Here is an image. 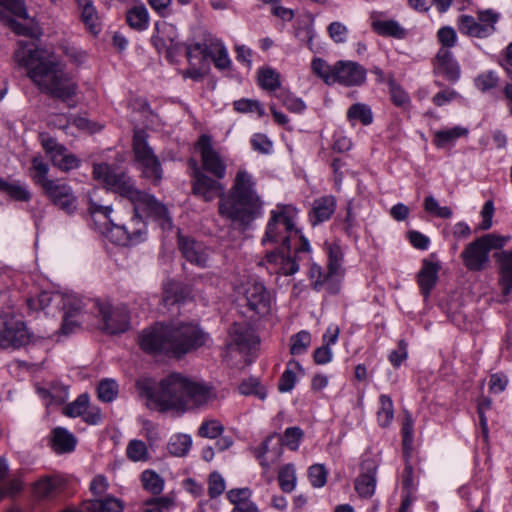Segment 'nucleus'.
Returning <instances> with one entry per match:
<instances>
[{"label":"nucleus","instance_id":"1","mask_svg":"<svg viewBox=\"0 0 512 512\" xmlns=\"http://www.w3.org/2000/svg\"><path fill=\"white\" fill-rule=\"evenodd\" d=\"M93 176L120 196L127 198L132 209L116 211L110 219L107 237L117 245L130 246L144 241L147 235V219L160 221L162 226L171 225L167 208L153 195L135 187L133 179L124 172L107 164H94Z\"/></svg>","mask_w":512,"mask_h":512},{"label":"nucleus","instance_id":"2","mask_svg":"<svg viewBox=\"0 0 512 512\" xmlns=\"http://www.w3.org/2000/svg\"><path fill=\"white\" fill-rule=\"evenodd\" d=\"M193 167L192 193L205 202L219 198L220 216L238 223L243 227L250 225L261 214L262 200L255 188V181L250 173L237 171L231 188L225 193L220 179L208 176L195 160H190Z\"/></svg>","mask_w":512,"mask_h":512},{"label":"nucleus","instance_id":"3","mask_svg":"<svg viewBox=\"0 0 512 512\" xmlns=\"http://www.w3.org/2000/svg\"><path fill=\"white\" fill-rule=\"evenodd\" d=\"M137 387L147 406L160 412L176 411L182 414L211 401L215 395L212 388L190 380L180 373H171L163 378L157 388L148 382H138Z\"/></svg>","mask_w":512,"mask_h":512},{"label":"nucleus","instance_id":"4","mask_svg":"<svg viewBox=\"0 0 512 512\" xmlns=\"http://www.w3.org/2000/svg\"><path fill=\"white\" fill-rule=\"evenodd\" d=\"M210 341V335L195 322L156 324L145 329L139 337L141 348L148 353L171 354L181 357Z\"/></svg>","mask_w":512,"mask_h":512},{"label":"nucleus","instance_id":"5","mask_svg":"<svg viewBox=\"0 0 512 512\" xmlns=\"http://www.w3.org/2000/svg\"><path fill=\"white\" fill-rule=\"evenodd\" d=\"M28 67L27 76L42 92L64 102L76 95V82L60 66Z\"/></svg>","mask_w":512,"mask_h":512},{"label":"nucleus","instance_id":"6","mask_svg":"<svg viewBox=\"0 0 512 512\" xmlns=\"http://www.w3.org/2000/svg\"><path fill=\"white\" fill-rule=\"evenodd\" d=\"M509 238L493 233L478 237L463 249L460 258L468 271L480 272L490 263L489 253L493 249H501Z\"/></svg>","mask_w":512,"mask_h":512},{"label":"nucleus","instance_id":"7","mask_svg":"<svg viewBox=\"0 0 512 512\" xmlns=\"http://www.w3.org/2000/svg\"><path fill=\"white\" fill-rule=\"evenodd\" d=\"M186 56L189 62L200 64H231L223 42L207 32L186 44Z\"/></svg>","mask_w":512,"mask_h":512},{"label":"nucleus","instance_id":"8","mask_svg":"<svg viewBox=\"0 0 512 512\" xmlns=\"http://www.w3.org/2000/svg\"><path fill=\"white\" fill-rule=\"evenodd\" d=\"M133 152L140 164L143 177L157 185L162 179V167L158 157L147 142V134L137 130L133 135Z\"/></svg>","mask_w":512,"mask_h":512},{"label":"nucleus","instance_id":"9","mask_svg":"<svg viewBox=\"0 0 512 512\" xmlns=\"http://www.w3.org/2000/svg\"><path fill=\"white\" fill-rule=\"evenodd\" d=\"M293 232L298 234L292 218L287 215L284 207H281L279 211H271V217L261 242L263 245L267 243H280V246L286 248L287 252H290V239Z\"/></svg>","mask_w":512,"mask_h":512},{"label":"nucleus","instance_id":"10","mask_svg":"<svg viewBox=\"0 0 512 512\" xmlns=\"http://www.w3.org/2000/svg\"><path fill=\"white\" fill-rule=\"evenodd\" d=\"M314 75L326 84L334 83L346 86L360 85L365 81L366 71L362 66H311Z\"/></svg>","mask_w":512,"mask_h":512},{"label":"nucleus","instance_id":"11","mask_svg":"<svg viewBox=\"0 0 512 512\" xmlns=\"http://www.w3.org/2000/svg\"><path fill=\"white\" fill-rule=\"evenodd\" d=\"M29 342V334L21 319L0 315V348H19Z\"/></svg>","mask_w":512,"mask_h":512},{"label":"nucleus","instance_id":"12","mask_svg":"<svg viewBox=\"0 0 512 512\" xmlns=\"http://www.w3.org/2000/svg\"><path fill=\"white\" fill-rule=\"evenodd\" d=\"M42 191L54 206L67 215H72L76 212L77 197L72 187L66 182L55 179L52 182H47Z\"/></svg>","mask_w":512,"mask_h":512},{"label":"nucleus","instance_id":"13","mask_svg":"<svg viewBox=\"0 0 512 512\" xmlns=\"http://www.w3.org/2000/svg\"><path fill=\"white\" fill-rule=\"evenodd\" d=\"M197 148L201 155V170L217 179H223L226 176L227 165L213 148L211 137L206 134L201 135L197 141Z\"/></svg>","mask_w":512,"mask_h":512},{"label":"nucleus","instance_id":"14","mask_svg":"<svg viewBox=\"0 0 512 512\" xmlns=\"http://www.w3.org/2000/svg\"><path fill=\"white\" fill-rule=\"evenodd\" d=\"M247 307L255 314L263 316L269 313L272 296L261 282H249L244 291Z\"/></svg>","mask_w":512,"mask_h":512},{"label":"nucleus","instance_id":"15","mask_svg":"<svg viewBox=\"0 0 512 512\" xmlns=\"http://www.w3.org/2000/svg\"><path fill=\"white\" fill-rule=\"evenodd\" d=\"M104 330L110 334L125 332L129 327L128 311L125 306L112 307L108 304L99 306Z\"/></svg>","mask_w":512,"mask_h":512},{"label":"nucleus","instance_id":"16","mask_svg":"<svg viewBox=\"0 0 512 512\" xmlns=\"http://www.w3.org/2000/svg\"><path fill=\"white\" fill-rule=\"evenodd\" d=\"M178 246L182 256L191 264L206 267L209 259L207 247L190 237L178 236Z\"/></svg>","mask_w":512,"mask_h":512},{"label":"nucleus","instance_id":"17","mask_svg":"<svg viewBox=\"0 0 512 512\" xmlns=\"http://www.w3.org/2000/svg\"><path fill=\"white\" fill-rule=\"evenodd\" d=\"M229 335L231 337L229 346H235L239 351L250 350L259 342L253 328L245 322H235L229 329Z\"/></svg>","mask_w":512,"mask_h":512},{"label":"nucleus","instance_id":"18","mask_svg":"<svg viewBox=\"0 0 512 512\" xmlns=\"http://www.w3.org/2000/svg\"><path fill=\"white\" fill-rule=\"evenodd\" d=\"M377 466L372 460H365L361 465V473L355 480V490L360 497L370 498L376 487Z\"/></svg>","mask_w":512,"mask_h":512},{"label":"nucleus","instance_id":"19","mask_svg":"<svg viewBox=\"0 0 512 512\" xmlns=\"http://www.w3.org/2000/svg\"><path fill=\"white\" fill-rule=\"evenodd\" d=\"M458 29L462 34L476 38H486L495 31V27L492 25L482 24L475 17L469 15H461L458 18Z\"/></svg>","mask_w":512,"mask_h":512},{"label":"nucleus","instance_id":"20","mask_svg":"<svg viewBox=\"0 0 512 512\" xmlns=\"http://www.w3.org/2000/svg\"><path fill=\"white\" fill-rule=\"evenodd\" d=\"M336 208L335 198L324 196L313 201L312 209L309 213L310 222L313 226L327 221L333 215Z\"/></svg>","mask_w":512,"mask_h":512},{"label":"nucleus","instance_id":"21","mask_svg":"<svg viewBox=\"0 0 512 512\" xmlns=\"http://www.w3.org/2000/svg\"><path fill=\"white\" fill-rule=\"evenodd\" d=\"M495 257L500 269L499 285L502 294L507 296L512 291V251H501Z\"/></svg>","mask_w":512,"mask_h":512},{"label":"nucleus","instance_id":"22","mask_svg":"<svg viewBox=\"0 0 512 512\" xmlns=\"http://www.w3.org/2000/svg\"><path fill=\"white\" fill-rule=\"evenodd\" d=\"M439 266L436 263L424 260L423 267L418 273V284L425 298L430 295L438 279Z\"/></svg>","mask_w":512,"mask_h":512},{"label":"nucleus","instance_id":"23","mask_svg":"<svg viewBox=\"0 0 512 512\" xmlns=\"http://www.w3.org/2000/svg\"><path fill=\"white\" fill-rule=\"evenodd\" d=\"M83 509L85 512H123L124 504L114 496H106L83 502Z\"/></svg>","mask_w":512,"mask_h":512},{"label":"nucleus","instance_id":"24","mask_svg":"<svg viewBox=\"0 0 512 512\" xmlns=\"http://www.w3.org/2000/svg\"><path fill=\"white\" fill-rule=\"evenodd\" d=\"M14 57L17 64H46L41 60V52L35 43L30 41H20Z\"/></svg>","mask_w":512,"mask_h":512},{"label":"nucleus","instance_id":"25","mask_svg":"<svg viewBox=\"0 0 512 512\" xmlns=\"http://www.w3.org/2000/svg\"><path fill=\"white\" fill-rule=\"evenodd\" d=\"M39 140L43 150L50 158V161L53 164V166L58 168L61 162V158L67 152V148L64 145L58 143L55 138L51 137L47 133L39 134Z\"/></svg>","mask_w":512,"mask_h":512},{"label":"nucleus","instance_id":"26","mask_svg":"<svg viewBox=\"0 0 512 512\" xmlns=\"http://www.w3.org/2000/svg\"><path fill=\"white\" fill-rule=\"evenodd\" d=\"M328 333H331V337L327 340V334H324V344L313 353L314 361L318 365L327 364L332 360L333 353L330 346L336 343L339 336V328L337 326L334 328L329 327Z\"/></svg>","mask_w":512,"mask_h":512},{"label":"nucleus","instance_id":"27","mask_svg":"<svg viewBox=\"0 0 512 512\" xmlns=\"http://www.w3.org/2000/svg\"><path fill=\"white\" fill-rule=\"evenodd\" d=\"M0 191L6 193L15 201L28 202L32 198L27 185L20 181L8 182L0 178Z\"/></svg>","mask_w":512,"mask_h":512},{"label":"nucleus","instance_id":"28","mask_svg":"<svg viewBox=\"0 0 512 512\" xmlns=\"http://www.w3.org/2000/svg\"><path fill=\"white\" fill-rule=\"evenodd\" d=\"M126 22L130 28L143 31L147 29L149 24V13L145 5L138 4L126 12Z\"/></svg>","mask_w":512,"mask_h":512},{"label":"nucleus","instance_id":"29","mask_svg":"<svg viewBox=\"0 0 512 512\" xmlns=\"http://www.w3.org/2000/svg\"><path fill=\"white\" fill-rule=\"evenodd\" d=\"M75 437L65 428L57 427L52 431V446L58 453H67L74 450Z\"/></svg>","mask_w":512,"mask_h":512},{"label":"nucleus","instance_id":"30","mask_svg":"<svg viewBox=\"0 0 512 512\" xmlns=\"http://www.w3.org/2000/svg\"><path fill=\"white\" fill-rule=\"evenodd\" d=\"M309 277L312 280V286L315 290L319 291L324 285H327L329 293L335 294L339 291L338 283L335 277L326 279L327 273L322 271L321 266L312 264L309 270Z\"/></svg>","mask_w":512,"mask_h":512},{"label":"nucleus","instance_id":"31","mask_svg":"<svg viewBox=\"0 0 512 512\" xmlns=\"http://www.w3.org/2000/svg\"><path fill=\"white\" fill-rule=\"evenodd\" d=\"M49 166L44 161L42 156H35L32 159V165L29 169V175L34 183L42 188L45 187L47 182H52L54 179L48 178Z\"/></svg>","mask_w":512,"mask_h":512},{"label":"nucleus","instance_id":"32","mask_svg":"<svg viewBox=\"0 0 512 512\" xmlns=\"http://www.w3.org/2000/svg\"><path fill=\"white\" fill-rule=\"evenodd\" d=\"M0 17L6 21L9 28L16 34L27 36V37H35L38 34V24L34 18L28 19L30 21L29 24L25 25L15 20L14 18L6 15V12L1 11Z\"/></svg>","mask_w":512,"mask_h":512},{"label":"nucleus","instance_id":"33","mask_svg":"<svg viewBox=\"0 0 512 512\" xmlns=\"http://www.w3.org/2000/svg\"><path fill=\"white\" fill-rule=\"evenodd\" d=\"M468 129L460 126H455L451 129L439 130L434 133V144L439 148H444L452 144L456 139L467 136Z\"/></svg>","mask_w":512,"mask_h":512},{"label":"nucleus","instance_id":"34","mask_svg":"<svg viewBox=\"0 0 512 512\" xmlns=\"http://www.w3.org/2000/svg\"><path fill=\"white\" fill-rule=\"evenodd\" d=\"M143 488L153 495H159L164 488L163 478L153 470H145L141 474Z\"/></svg>","mask_w":512,"mask_h":512},{"label":"nucleus","instance_id":"35","mask_svg":"<svg viewBox=\"0 0 512 512\" xmlns=\"http://www.w3.org/2000/svg\"><path fill=\"white\" fill-rule=\"evenodd\" d=\"M301 365L296 360H290L287 364V368L282 374L279 383L278 389L280 392H289L293 389L296 383V374L295 370H300Z\"/></svg>","mask_w":512,"mask_h":512},{"label":"nucleus","instance_id":"36","mask_svg":"<svg viewBox=\"0 0 512 512\" xmlns=\"http://www.w3.org/2000/svg\"><path fill=\"white\" fill-rule=\"evenodd\" d=\"M192 446V439L187 434H177L171 437L168 443V450L172 455L184 456Z\"/></svg>","mask_w":512,"mask_h":512},{"label":"nucleus","instance_id":"37","mask_svg":"<svg viewBox=\"0 0 512 512\" xmlns=\"http://www.w3.org/2000/svg\"><path fill=\"white\" fill-rule=\"evenodd\" d=\"M380 408L377 411V420L381 427H387L394 416L393 402L388 395L382 394L379 397Z\"/></svg>","mask_w":512,"mask_h":512},{"label":"nucleus","instance_id":"38","mask_svg":"<svg viewBox=\"0 0 512 512\" xmlns=\"http://www.w3.org/2000/svg\"><path fill=\"white\" fill-rule=\"evenodd\" d=\"M374 30L383 36H392L395 38H403L405 30L394 20L377 21L373 24Z\"/></svg>","mask_w":512,"mask_h":512},{"label":"nucleus","instance_id":"39","mask_svg":"<svg viewBox=\"0 0 512 512\" xmlns=\"http://www.w3.org/2000/svg\"><path fill=\"white\" fill-rule=\"evenodd\" d=\"M347 118L350 121L358 120L363 125H369L373 121V115L370 107L362 103L353 104L347 111Z\"/></svg>","mask_w":512,"mask_h":512},{"label":"nucleus","instance_id":"40","mask_svg":"<svg viewBox=\"0 0 512 512\" xmlns=\"http://www.w3.org/2000/svg\"><path fill=\"white\" fill-rule=\"evenodd\" d=\"M258 83L263 89L274 91L280 87V75L272 68H262L258 72Z\"/></svg>","mask_w":512,"mask_h":512},{"label":"nucleus","instance_id":"41","mask_svg":"<svg viewBox=\"0 0 512 512\" xmlns=\"http://www.w3.org/2000/svg\"><path fill=\"white\" fill-rule=\"evenodd\" d=\"M343 259V253L338 245L328 246V272L326 279H332L338 275Z\"/></svg>","mask_w":512,"mask_h":512},{"label":"nucleus","instance_id":"42","mask_svg":"<svg viewBox=\"0 0 512 512\" xmlns=\"http://www.w3.org/2000/svg\"><path fill=\"white\" fill-rule=\"evenodd\" d=\"M286 252V248L280 246L272 251L267 252L265 257L258 264L260 266H267V268L273 273H278L279 266L281 262L284 261Z\"/></svg>","mask_w":512,"mask_h":512},{"label":"nucleus","instance_id":"43","mask_svg":"<svg viewBox=\"0 0 512 512\" xmlns=\"http://www.w3.org/2000/svg\"><path fill=\"white\" fill-rule=\"evenodd\" d=\"M278 482L283 492L289 493L295 488L296 475L293 464H287L281 467L278 474Z\"/></svg>","mask_w":512,"mask_h":512},{"label":"nucleus","instance_id":"44","mask_svg":"<svg viewBox=\"0 0 512 512\" xmlns=\"http://www.w3.org/2000/svg\"><path fill=\"white\" fill-rule=\"evenodd\" d=\"M311 335L308 331L302 330L290 339V353L292 355H301L305 353L310 346Z\"/></svg>","mask_w":512,"mask_h":512},{"label":"nucleus","instance_id":"45","mask_svg":"<svg viewBox=\"0 0 512 512\" xmlns=\"http://www.w3.org/2000/svg\"><path fill=\"white\" fill-rule=\"evenodd\" d=\"M184 299V291L177 283L170 282L164 286L162 301L165 306L180 303Z\"/></svg>","mask_w":512,"mask_h":512},{"label":"nucleus","instance_id":"46","mask_svg":"<svg viewBox=\"0 0 512 512\" xmlns=\"http://www.w3.org/2000/svg\"><path fill=\"white\" fill-rule=\"evenodd\" d=\"M240 394L242 395H254L261 400H264L267 396V392L264 386L256 378H249L244 380L238 387Z\"/></svg>","mask_w":512,"mask_h":512},{"label":"nucleus","instance_id":"47","mask_svg":"<svg viewBox=\"0 0 512 512\" xmlns=\"http://www.w3.org/2000/svg\"><path fill=\"white\" fill-rule=\"evenodd\" d=\"M126 454L127 457L134 462L146 461L148 459L146 444L141 440H131L128 443Z\"/></svg>","mask_w":512,"mask_h":512},{"label":"nucleus","instance_id":"48","mask_svg":"<svg viewBox=\"0 0 512 512\" xmlns=\"http://www.w3.org/2000/svg\"><path fill=\"white\" fill-rule=\"evenodd\" d=\"M389 92L392 102L399 107L406 106L409 101V95L396 83L392 76L387 77Z\"/></svg>","mask_w":512,"mask_h":512},{"label":"nucleus","instance_id":"49","mask_svg":"<svg viewBox=\"0 0 512 512\" xmlns=\"http://www.w3.org/2000/svg\"><path fill=\"white\" fill-rule=\"evenodd\" d=\"M409 451H404L405 467L402 472L401 482L403 492H415L417 483L414 479V470L412 465L408 461Z\"/></svg>","mask_w":512,"mask_h":512},{"label":"nucleus","instance_id":"50","mask_svg":"<svg viewBox=\"0 0 512 512\" xmlns=\"http://www.w3.org/2000/svg\"><path fill=\"white\" fill-rule=\"evenodd\" d=\"M98 397L103 402H111L115 399L118 393V385L112 379H104L100 381L98 388Z\"/></svg>","mask_w":512,"mask_h":512},{"label":"nucleus","instance_id":"51","mask_svg":"<svg viewBox=\"0 0 512 512\" xmlns=\"http://www.w3.org/2000/svg\"><path fill=\"white\" fill-rule=\"evenodd\" d=\"M89 404L87 394H81L77 399L64 408V414L69 417L83 416Z\"/></svg>","mask_w":512,"mask_h":512},{"label":"nucleus","instance_id":"52","mask_svg":"<svg viewBox=\"0 0 512 512\" xmlns=\"http://www.w3.org/2000/svg\"><path fill=\"white\" fill-rule=\"evenodd\" d=\"M303 435L304 433L299 427H289L285 430L280 441L282 445L289 447L291 450H297Z\"/></svg>","mask_w":512,"mask_h":512},{"label":"nucleus","instance_id":"53","mask_svg":"<svg viewBox=\"0 0 512 512\" xmlns=\"http://www.w3.org/2000/svg\"><path fill=\"white\" fill-rule=\"evenodd\" d=\"M224 431L223 425L217 420L205 421L198 429V435L205 438L215 439Z\"/></svg>","mask_w":512,"mask_h":512},{"label":"nucleus","instance_id":"54","mask_svg":"<svg viewBox=\"0 0 512 512\" xmlns=\"http://www.w3.org/2000/svg\"><path fill=\"white\" fill-rule=\"evenodd\" d=\"M1 11L7 10L16 17L30 19L26 6L21 0H0Z\"/></svg>","mask_w":512,"mask_h":512},{"label":"nucleus","instance_id":"55","mask_svg":"<svg viewBox=\"0 0 512 512\" xmlns=\"http://www.w3.org/2000/svg\"><path fill=\"white\" fill-rule=\"evenodd\" d=\"M310 483L314 487H322L327 481V470L322 464H314L308 470Z\"/></svg>","mask_w":512,"mask_h":512},{"label":"nucleus","instance_id":"56","mask_svg":"<svg viewBox=\"0 0 512 512\" xmlns=\"http://www.w3.org/2000/svg\"><path fill=\"white\" fill-rule=\"evenodd\" d=\"M225 490V481L218 472H213L208 480V495L210 498H217Z\"/></svg>","mask_w":512,"mask_h":512},{"label":"nucleus","instance_id":"57","mask_svg":"<svg viewBox=\"0 0 512 512\" xmlns=\"http://www.w3.org/2000/svg\"><path fill=\"white\" fill-rule=\"evenodd\" d=\"M234 109L241 113L256 112L259 116L264 115V108L256 100L240 99L234 102Z\"/></svg>","mask_w":512,"mask_h":512},{"label":"nucleus","instance_id":"58","mask_svg":"<svg viewBox=\"0 0 512 512\" xmlns=\"http://www.w3.org/2000/svg\"><path fill=\"white\" fill-rule=\"evenodd\" d=\"M357 227L358 223L356 220V215L352 212V202H349L346 209V216L343 222V229L349 237H352L356 240L358 238Z\"/></svg>","mask_w":512,"mask_h":512},{"label":"nucleus","instance_id":"59","mask_svg":"<svg viewBox=\"0 0 512 512\" xmlns=\"http://www.w3.org/2000/svg\"><path fill=\"white\" fill-rule=\"evenodd\" d=\"M57 488V484L51 477H43L40 479L34 487L35 493L38 497L47 498L49 497Z\"/></svg>","mask_w":512,"mask_h":512},{"label":"nucleus","instance_id":"60","mask_svg":"<svg viewBox=\"0 0 512 512\" xmlns=\"http://www.w3.org/2000/svg\"><path fill=\"white\" fill-rule=\"evenodd\" d=\"M178 72L184 79L201 81L209 73V66H188L185 69H179Z\"/></svg>","mask_w":512,"mask_h":512},{"label":"nucleus","instance_id":"61","mask_svg":"<svg viewBox=\"0 0 512 512\" xmlns=\"http://www.w3.org/2000/svg\"><path fill=\"white\" fill-rule=\"evenodd\" d=\"M327 31L330 38L336 43L345 42L348 36V28L338 21L330 23Z\"/></svg>","mask_w":512,"mask_h":512},{"label":"nucleus","instance_id":"62","mask_svg":"<svg viewBox=\"0 0 512 512\" xmlns=\"http://www.w3.org/2000/svg\"><path fill=\"white\" fill-rule=\"evenodd\" d=\"M63 308L65 314L76 316L83 308V302L80 298L74 295H66L63 297Z\"/></svg>","mask_w":512,"mask_h":512},{"label":"nucleus","instance_id":"63","mask_svg":"<svg viewBox=\"0 0 512 512\" xmlns=\"http://www.w3.org/2000/svg\"><path fill=\"white\" fill-rule=\"evenodd\" d=\"M498 77L493 72L482 74L475 79V85L481 91H487L496 86Z\"/></svg>","mask_w":512,"mask_h":512},{"label":"nucleus","instance_id":"64","mask_svg":"<svg viewBox=\"0 0 512 512\" xmlns=\"http://www.w3.org/2000/svg\"><path fill=\"white\" fill-rule=\"evenodd\" d=\"M407 358V344L404 340L398 342V347L389 354V361L394 367H399Z\"/></svg>","mask_w":512,"mask_h":512}]
</instances>
